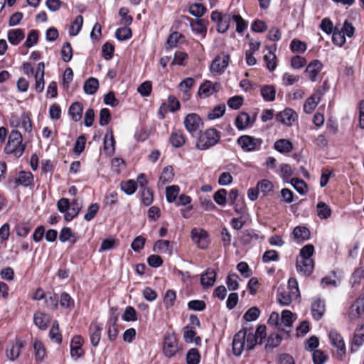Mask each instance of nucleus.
Wrapping results in <instances>:
<instances>
[{
  "label": "nucleus",
  "instance_id": "obj_1",
  "mask_svg": "<svg viewBox=\"0 0 364 364\" xmlns=\"http://www.w3.org/2000/svg\"><path fill=\"white\" fill-rule=\"evenodd\" d=\"M257 336L252 332L243 329L238 331L232 341V351L235 355H240L244 350H252L257 343Z\"/></svg>",
  "mask_w": 364,
  "mask_h": 364
},
{
  "label": "nucleus",
  "instance_id": "obj_2",
  "mask_svg": "<svg viewBox=\"0 0 364 364\" xmlns=\"http://www.w3.org/2000/svg\"><path fill=\"white\" fill-rule=\"evenodd\" d=\"M299 296L298 282L295 278L292 277L288 281L287 289L277 294V301L282 306H288Z\"/></svg>",
  "mask_w": 364,
  "mask_h": 364
},
{
  "label": "nucleus",
  "instance_id": "obj_3",
  "mask_svg": "<svg viewBox=\"0 0 364 364\" xmlns=\"http://www.w3.org/2000/svg\"><path fill=\"white\" fill-rule=\"evenodd\" d=\"M22 141L21 134L16 129L12 130L9 134L8 142L4 148L5 152L20 157L25 150V146L22 144Z\"/></svg>",
  "mask_w": 364,
  "mask_h": 364
},
{
  "label": "nucleus",
  "instance_id": "obj_4",
  "mask_svg": "<svg viewBox=\"0 0 364 364\" xmlns=\"http://www.w3.org/2000/svg\"><path fill=\"white\" fill-rule=\"evenodd\" d=\"M220 138V135L215 129H208L199 135L196 141V147L200 150H205L215 145Z\"/></svg>",
  "mask_w": 364,
  "mask_h": 364
},
{
  "label": "nucleus",
  "instance_id": "obj_5",
  "mask_svg": "<svg viewBox=\"0 0 364 364\" xmlns=\"http://www.w3.org/2000/svg\"><path fill=\"white\" fill-rule=\"evenodd\" d=\"M183 124L186 131L192 136H195L200 132L203 127V122L196 113L188 114L184 118Z\"/></svg>",
  "mask_w": 364,
  "mask_h": 364
},
{
  "label": "nucleus",
  "instance_id": "obj_6",
  "mask_svg": "<svg viewBox=\"0 0 364 364\" xmlns=\"http://www.w3.org/2000/svg\"><path fill=\"white\" fill-rule=\"evenodd\" d=\"M328 338L331 345L336 348V355L342 359L346 353L345 343L343 337L336 330L332 329L328 333Z\"/></svg>",
  "mask_w": 364,
  "mask_h": 364
},
{
  "label": "nucleus",
  "instance_id": "obj_7",
  "mask_svg": "<svg viewBox=\"0 0 364 364\" xmlns=\"http://www.w3.org/2000/svg\"><path fill=\"white\" fill-rule=\"evenodd\" d=\"M210 18L213 21L217 23V30L219 33H225L229 27L232 16L230 14H222L218 11H213L211 13Z\"/></svg>",
  "mask_w": 364,
  "mask_h": 364
},
{
  "label": "nucleus",
  "instance_id": "obj_8",
  "mask_svg": "<svg viewBox=\"0 0 364 364\" xmlns=\"http://www.w3.org/2000/svg\"><path fill=\"white\" fill-rule=\"evenodd\" d=\"M325 92L326 90L323 86L318 87L316 92L306 100L304 104V112L307 114L312 113L321 101Z\"/></svg>",
  "mask_w": 364,
  "mask_h": 364
},
{
  "label": "nucleus",
  "instance_id": "obj_9",
  "mask_svg": "<svg viewBox=\"0 0 364 364\" xmlns=\"http://www.w3.org/2000/svg\"><path fill=\"white\" fill-rule=\"evenodd\" d=\"M237 143L244 151H253L260 148L262 140L248 135H243L237 139Z\"/></svg>",
  "mask_w": 364,
  "mask_h": 364
},
{
  "label": "nucleus",
  "instance_id": "obj_10",
  "mask_svg": "<svg viewBox=\"0 0 364 364\" xmlns=\"http://www.w3.org/2000/svg\"><path fill=\"white\" fill-rule=\"evenodd\" d=\"M276 120L288 127H290L297 120V113L291 108H286L283 111L278 112L275 116Z\"/></svg>",
  "mask_w": 364,
  "mask_h": 364
},
{
  "label": "nucleus",
  "instance_id": "obj_11",
  "mask_svg": "<svg viewBox=\"0 0 364 364\" xmlns=\"http://www.w3.org/2000/svg\"><path fill=\"white\" fill-rule=\"evenodd\" d=\"M364 312V295L359 296L351 305L348 317L351 323L355 322Z\"/></svg>",
  "mask_w": 364,
  "mask_h": 364
},
{
  "label": "nucleus",
  "instance_id": "obj_12",
  "mask_svg": "<svg viewBox=\"0 0 364 364\" xmlns=\"http://www.w3.org/2000/svg\"><path fill=\"white\" fill-rule=\"evenodd\" d=\"M322 69V63L318 60H314L308 65L305 73L311 82H316L321 78V72Z\"/></svg>",
  "mask_w": 364,
  "mask_h": 364
},
{
  "label": "nucleus",
  "instance_id": "obj_13",
  "mask_svg": "<svg viewBox=\"0 0 364 364\" xmlns=\"http://www.w3.org/2000/svg\"><path fill=\"white\" fill-rule=\"evenodd\" d=\"M177 339L175 334L166 335L164 341L163 350L165 355L168 358L173 356L178 351Z\"/></svg>",
  "mask_w": 364,
  "mask_h": 364
},
{
  "label": "nucleus",
  "instance_id": "obj_14",
  "mask_svg": "<svg viewBox=\"0 0 364 364\" xmlns=\"http://www.w3.org/2000/svg\"><path fill=\"white\" fill-rule=\"evenodd\" d=\"M230 58L228 55H218L212 62L210 67L211 73L215 74L223 73L228 65Z\"/></svg>",
  "mask_w": 364,
  "mask_h": 364
},
{
  "label": "nucleus",
  "instance_id": "obj_15",
  "mask_svg": "<svg viewBox=\"0 0 364 364\" xmlns=\"http://www.w3.org/2000/svg\"><path fill=\"white\" fill-rule=\"evenodd\" d=\"M23 347V343L18 338H16L14 341H11L6 350V355L8 359L11 361L16 360L20 352Z\"/></svg>",
  "mask_w": 364,
  "mask_h": 364
},
{
  "label": "nucleus",
  "instance_id": "obj_16",
  "mask_svg": "<svg viewBox=\"0 0 364 364\" xmlns=\"http://www.w3.org/2000/svg\"><path fill=\"white\" fill-rule=\"evenodd\" d=\"M193 241L201 249L206 248L208 245V237L206 231L200 228H194L191 231Z\"/></svg>",
  "mask_w": 364,
  "mask_h": 364
},
{
  "label": "nucleus",
  "instance_id": "obj_17",
  "mask_svg": "<svg viewBox=\"0 0 364 364\" xmlns=\"http://www.w3.org/2000/svg\"><path fill=\"white\" fill-rule=\"evenodd\" d=\"M294 314L289 310H284L280 316L279 330L289 333L291 331L294 321Z\"/></svg>",
  "mask_w": 364,
  "mask_h": 364
},
{
  "label": "nucleus",
  "instance_id": "obj_18",
  "mask_svg": "<svg viewBox=\"0 0 364 364\" xmlns=\"http://www.w3.org/2000/svg\"><path fill=\"white\" fill-rule=\"evenodd\" d=\"M83 343V338L80 336H75L73 337L70 342V355L73 359L77 360L84 353L82 348Z\"/></svg>",
  "mask_w": 364,
  "mask_h": 364
},
{
  "label": "nucleus",
  "instance_id": "obj_19",
  "mask_svg": "<svg viewBox=\"0 0 364 364\" xmlns=\"http://www.w3.org/2000/svg\"><path fill=\"white\" fill-rule=\"evenodd\" d=\"M296 269L304 275H309L314 267V263L312 259L298 258L296 263Z\"/></svg>",
  "mask_w": 364,
  "mask_h": 364
},
{
  "label": "nucleus",
  "instance_id": "obj_20",
  "mask_svg": "<svg viewBox=\"0 0 364 364\" xmlns=\"http://www.w3.org/2000/svg\"><path fill=\"white\" fill-rule=\"evenodd\" d=\"M44 74L45 65L44 63L41 62L38 64L37 69L35 73V89L38 92H41L44 90Z\"/></svg>",
  "mask_w": 364,
  "mask_h": 364
},
{
  "label": "nucleus",
  "instance_id": "obj_21",
  "mask_svg": "<svg viewBox=\"0 0 364 364\" xmlns=\"http://www.w3.org/2000/svg\"><path fill=\"white\" fill-rule=\"evenodd\" d=\"M50 316L45 313L37 311L33 315V322L41 330H46L50 322Z\"/></svg>",
  "mask_w": 364,
  "mask_h": 364
},
{
  "label": "nucleus",
  "instance_id": "obj_22",
  "mask_svg": "<svg viewBox=\"0 0 364 364\" xmlns=\"http://www.w3.org/2000/svg\"><path fill=\"white\" fill-rule=\"evenodd\" d=\"M219 88V84L213 83L212 82L208 80L200 85L198 93L200 96L207 97L218 92Z\"/></svg>",
  "mask_w": 364,
  "mask_h": 364
},
{
  "label": "nucleus",
  "instance_id": "obj_23",
  "mask_svg": "<svg viewBox=\"0 0 364 364\" xmlns=\"http://www.w3.org/2000/svg\"><path fill=\"white\" fill-rule=\"evenodd\" d=\"M173 243L170 242L168 240H160L155 242L154 245V251L161 253L167 254L171 255L173 252Z\"/></svg>",
  "mask_w": 364,
  "mask_h": 364
},
{
  "label": "nucleus",
  "instance_id": "obj_24",
  "mask_svg": "<svg viewBox=\"0 0 364 364\" xmlns=\"http://www.w3.org/2000/svg\"><path fill=\"white\" fill-rule=\"evenodd\" d=\"M183 338L187 343H194L196 346L201 344V338L196 336V332L193 326H186L184 327Z\"/></svg>",
  "mask_w": 364,
  "mask_h": 364
},
{
  "label": "nucleus",
  "instance_id": "obj_25",
  "mask_svg": "<svg viewBox=\"0 0 364 364\" xmlns=\"http://www.w3.org/2000/svg\"><path fill=\"white\" fill-rule=\"evenodd\" d=\"M216 273L212 269H208L200 276V284L204 288L213 287L215 282Z\"/></svg>",
  "mask_w": 364,
  "mask_h": 364
},
{
  "label": "nucleus",
  "instance_id": "obj_26",
  "mask_svg": "<svg viewBox=\"0 0 364 364\" xmlns=\"http://www.w3.org/2000/svg\"><path fill=\"white\" fill-rule=\"evenodd\" d=\"M274 148L281 154H288L293 150L294 146L289 140L286 139H281L277 140L274 142Z\"/></svg>",
  "mask_w": 364,
  "mask_h": 364
},
{
  "label": "nucleus",
  "instance_id": "obj_27",
  "mask_svg": "<svg viewBox=\"0 0 364 364\" xmlns=\"http://www.w3.org/2000/svg\"><path fill=\"white\" fill-rule=\"evenodd\" d=\"M311 311L314 318L319 320L323 315L325 311V305L323 301L316 299L311 305Z\"/></svg>",
  "mask_w": 364,
  "mask_h": 364
},
{
  "label": "nucleus",
  "instance_id": "obj_28",
  "mask_svg": "<svg viewBox=\"0 0 364 364\" xmlns=\"http://www.w3.org/2000/svg\"><path fill=\"white\" fill-rule=\"evenodd\" d=\"M7 38L9 43L14 46L18 45L24 38V33L22 29L16 28L9 31Z\"/></svg>",
  "mask_w": 364,
  "mask_h": 364
},
{
  "label": "nucleus",
  "instance_id": "obj_29",
  "mask_svg": "<svg viewBox=\"0 0 364 364\" xmlns=\"http://www.w3.org/2000/svg\"><path fill=\"white\" fill-rule=\"evenodd\" d=\"M82 109L83 107L82 104L76 102L70 105L68 109V113L73 121L78 122L82 118Z\"/></svg>",
  "mask_w": 364,
  "mask_h": 364
},
{
  "label": "nucleus",
  "instance_id": "obj_30",
  "mask_svg": "<svg viewBox=\"0 0 364 364\" xmlns=\"http://www.w3.org/2000/svg\"><path fill=\"white\" fill-rule=\"evenodd\" d=\"M250 124V117L246 112H240L235 119V126L239 130L247 128Z\"/></svg>",
  "mask_w": 364,
  "mask_h": 364
},
{
  "label": "nucleus",
  "instance_id": "obj_31",
  "mask_svg": "<svg viewBox=\"0 0 364 364\" xmlns=\"http://www.w3.org/2000/svg\"><path fill=\"white\" fill-rule=\"evenodd\" d=\"M174 177L173 169L171 166H166L159 177V185L164 186L173 181Z\"/></svg>",
  "mask_w": 364,
  "mask_h": 364
},
{
  "label": "nucleus",
  "instance_id": "obj_32",
  "mask_svg": "<svg viewBox=\"0 0 364 364\" xmlns=\"http://www.w3.org/2000/svg\"><path fill=\"white\" fill-rule=\"evenodd\" d=\"M363 328V326H362L354 334L351 347H350L351 353L356 352L358 350V349L364 343V333H360V331Z\"/></svg>",
  "mask_w": 364,
  "mask_h": 364
},
{
  "label": "nucleus",
  "instance_id": "obj_33",
  "mask_svg": "<svg viewBox=\"0 0 364 364\" xmlns=\"http://www.w3.org/2000/svg\"><path fill=\"white\" fill-rule=\"evenodd\" d=\"M169 141L174 147L178 148L185 144L186 139L181 131H174L171 134Z\"/></svg>",
  "mask_w": 364,
  "mask_h": 364
},
{
  "label": "nucleus",
  "instance_id": "obj_34",
  "mask_svg": "<svg viewBox=\"0 0 364 364\" xmlns=\"http://www.w3.org/2000/svg\"><path fill=\"white\" fill-rule=\"evenodd\" d=\"M194 84L195 80L193 78L186 77L178 85L180 90L183 92V97L185 100H188L189 98L190 95L188 94V90L193 86Z\"/></svg>",
  "mask_w": 364,
  "mask_h": 364
},
{
  "label": "nucleus",
  "instance_id": "obj_35",
  "mask_svg": "<svg viewBox=\"0 0 364 364\" xmlns=\"http://www.w3.org/2000/svg\"><path fill=\"white\" fill-rule=\"evenodd\" d=\"M278 174L282 177L285 183H289L290 182L289 178L293 175V168L289 164H282L279 165Z\"/></svg>",
  "mask_w": 364,
  "mask_h": 364
},
{
  "label": "nucleus",
  "instance_id": "obj_36",
  "mask_svg": "<svg viewBox=\"0 0 364 364\" xmlns=\"http://www.w3.org/2000/svg\"><path fill=\"white\" fill-rule=\"evenodd\" d=\"M293 235L298 241H304L309 238L310 232L305 227L297 226L293 230Z\"/></svg>",
  "mask_w": 364,
  "mask_h": 364
},
{
  "label": "nucleus",
  "instance_id": "obj_37",
  "mask_svg": "<svg viewBox=\"0 0 364 364\" xmlns=\"http://www.w3.org/2000/svg\"><path fill=\"white\" fill-rule=\"evenodd\" d=\"M317 215L320 219H327L331 215L330 207L324 202H319L316 206Z\"/></svg>",
  "mask_w": 364,
  "mask_h": 364
},
{
  "label": "nucleus",
  "instance_id": "obj_38",
  "mask_svg": "<svg viewBox=\"0 0 364 364\" xmlns=\"http://www.w3.org/2000/svg\"><path fill=\"white\" fill-rule=\"evenodd\" d=\"M104 149L108 154H113L114 151V139L112 131L107 134L104 139Z\"/></svg>",
  "mask_w": 364,
  "mask_h": 364
},
{
  "label": "nucleus",
  "instance_id": "obj_39",
  "mask_svg": "<svg viewBox=\"0 0 364 364\" xmlns=\"http://www.w3.org/2000/svg\"><path fill=\"white\" fill-rule=\"evenodd\" d=\"M98 87V80L93 77H90L87 80L84 84V90L87 95H92L95 93Z\"/></svg>",
  "mask_w": 364,
  "mask_h": 364
},
{
  "label": "nucleus",
  "instance_id": "obj_40",
  "mask_svg": "<svg viewBox=\"0 0 364 364\" xmlns=\"http://www.w3.org/2000/svg\"><path fill=\"white\" fill-rule=\"evenodd\" d=\"M261 95L263 99L267 102H272L275 99L276 90L272 85H265L261 88Z\"/></svg>",
  "mask_w": 364,
  "mask_h": 364
},
{
  "label": "nucleus",
  "instance_id": "obj_41",
  "mask_svg": "<svg viewBox=\"0 0 364 364\" xmlns=\"http://www.w3.org/2000/svg\"><path fill=\"white\" fill-rule=\"evenodd\" d=\"M289 183L299 193L304 195L307 193V185L303 180L294 178Z\"/></svg>",
  "mask_w": 364,
  "mask_h": 364
},
{
  "label": "nucleus",
  "instance_id": "obj_42",
  "mask_svg": "<svg viewBox=\"0 0 364 364\" xmlns=\"http://www.w3.org/2000/svg\"><path fill=\"white\" fill-rule=\"evenodd\" d=\"M33 348L36 360L41 362L46 355V349L43 343L39 341H35L33 343Z\"/></svg>",
  "mask_w": 364,
  "mask_h": 364
},
{
  "label": "nucleus",
  "instance_id": "obj_43",
  "mask_svg": "<svg viewBox=\"0 0 364 364\" xmlns=\"http://www.w3.org/2000/svg\"><path fill=\"white\" fill-rule=\"evenodd\" d=\"M83 23V18L79 15L76 16L75 19L73 22L69 29V33L70 36H75L78 34L80 31Z\"/></svg>",
  "mask_w": 364,
  "mask_h": 364
},
{
  "label": "nucleus",
  "instance_id": "obj_44",
  "mask_svg": "<svg viewBox=\"0 0 364 364\" xmlns=\"http://www.w3.org/2000/svg\"><path fill=\"white\" fill-rule=\"evenodd\" d=\"M121 189L127 195H132L136 190V182L134 180H128L121 183Z\"/></svg>",
  "mask_w": 364,
  "mask_h": 364
},
{
  "label": "nucleus",
  "instance_id": "obj_45",
  "mask_svg": "<svg viewBox=\"0 0 364 364\" xmlns=\"http://www.w3.org/2000/svg\"><path fill=\"white\" fill-rule=\"evenodd\" d=\"M205 7L199 3L193 4L189 7L190 14L197 18L201 17L205 13Z\"/></svg>",
  "mask_w": 364,
  "mask_h": 364
},
{
  "label": "nucleus",
  "instance_id": "obj_46",
  "mask_svg": "<svg viewBox=\"0 0 364 364\" xmlns=\"http://www.w3.org/2000/svg\"><path fill=\"white\" fill-rule=\"evenodd\" d=\"M264 60L266 63V68L269 71H273L277 68V57L272 52H269L264 55Z\"/></svg>",
  "mask_w": 364,
  "mask_h": 364
},
{
  "label": "nucleus",
  "instance_id": "obj_47",
  "mask_svg": "<svg viewBox=\"0 0 364 364\" xmlns=\"http://www.w3.org/2000/svg\"><path fill=\"white\" fill-rule=\"evenodd\" d=\"M257 188L259 191L263 193L264 195H267L273 190L274 186L270 181L263 179L257 183Z\"/></svg>",
  "mask_w": 364,
  "mask_h": 364
},
{
  "label": "nucleus",
  "instance_id": "obj_48",
  "mask_svg": "<svg viewBox=\"0 0 364 364\" xmlns=\"http://www.w3.org/2000/svg\"><path fill=\"white\" fill-rule=\"evenodd\" d=\"M225 112V105H220L216 106L213 110L209 112L207 114L208 119L213 120L221 117Z\"/></svg>",
  "mask_w": 364,
  "mask_h": 364
},
{
  "label": "nucleus",
  "instance_id": "obj_49",
  "mask_svg": "<svg viewBox=\"0 0 364 364\" xmlns=\"http://www.w3.org/2000/svg\"><path fill=\"white\" fill-rule=\"evenodd\" d=\"M50 338L52 341L57 343H60L62 341L61 334L59 333V326L57 321L53 322V324L49 331Z\"/></svg>",
  "mask_w": 364,
  "mask_h": 364
},
{
  "label": "nucleus",
  "instance_id": "obj_50",
  "mask_svg": "<svg viewBox=\"0 0 364 364\" xmlns=\"http://www.w3.org/2000/svg\"><path fill=\"white\" fill-rule=\"evenodd\" d=\"M59 240L62 242H65L68 240H71L73 243H75L76 242V237L73 235L71 229L69 228H64L62 229Z\"/></svg>",
  "mask_w": 364,
  "mask_h": 364
},
{
  "label": "nucleus",
  "instance_id": "obj_51",
  "mask_svg": "<svg viewBox=\"0 0 364 364\" xmlns=\"http://www.w3.org/2000/svg\"><path fill=\"white\" fill-rule=\"evenodd\" d=\"M227 191L221 188L216 191L213 196L215 203L221 206H224L227 202Z\"/></svg>",
  "mask_w": 364,
  "mask_h": 364
},
{
  "label": "nucleus",
  "instance_id": "obj_52",
  "mask_svg": "<svg viewBox=\"0 0 364 364\" xmlns=\"http://www.w3.org/2000/svg\"><path fill=\"white\" fill-rule=\"evenodd\" d=\"M45 299L46 306L50 309L55 310L58 305V296L55 294H47Z\"/></svg>",
  "mask_w": 364,
  "mask_h": 364
},
{
  "label": "nucleus",
  "instance_id": "obj_53",
  "mask_svg": "<svg viewBox=\"0 0 364 364\" xmlns=\"http://www.w3.org/2000/svg\"><path fill=\"white\" fill-rule=\"evenodd\" d=\"M200 354L197 349H191L186 355L187 364H198L200 362Z\"/></svg>",
  "mask_w": 364,
  "mask_h": 364
},
{
  "label": "nucleus",
  "instance_id": "obj_54",
  "mask_svg": "<svg viewBox=\"0 0 364 364\" xmlns=\"http://www.w3.org/2000/svg\"><path fill=\"white\" fill-rule=\"evenodd\" d=\"M179 193V188L178 186H171L166 189V200L169 203L173 202Z\"/></svg>",
  "mask_w": 364,
  "mask_h": 364
},
{
  "label": "nucleus",
  "instance_id": "obj_55",
  "mask_svg": "<svg viewBox=\"0 0 364 364\" xmlns=\"http://www.w3.org/2000/svg\"><path fill=\"white\" fill-rule=\"evenodd\" d=\"M115 36L119 41H125L132 37L131 29L128 27L119 28L115 32Z\"/></svg>",
  "mask_w": 364,
  "mask_h": 364
},
{
  "label": "nucleus",
  "instance_id": "obj_56",
  "mask_svg": "<svg viewBox=\"0 0 364 364\" xmlns=\"http://www.w3.org/2000/svg\"><path fill=\"white\" fill-rule=\"evenodd\" d=\"M122 318L125 321H135L137 320L136 312L132 306L126 307Z\"/></svg>",
  "mask_w": 364,
  "mask_h": 364
},
{
  "label": "nucleus",
  "instance_id": "obj_57",
  "mask_svg": "<svg viewBox=\"0 0 364 364\" xmlns=\"http://www.w3.org/2000/svg\"><path fill=\"white\" fill-rule=\"evenodd\" d=\"M102 328L95 325L92 330L90 335V341L93 346H97L100 341Z\"/></svg>",
  "mask_w": 364,
  "mask_h": 364
},
{
  "label": "nucleus",
  "instance_id": "obj_58",
  "mask_svg": "<svg viewBox=\"0 0 364 364\" xmlns=\"http://www.w3.org/2000/svg\"><path fill=\"white\" fill-rule=\"evenodd\" d=\"M62 59L65 62H69L73 57V49L70 43L66 42L61 50Z\"/></svg>",
  "mask_w": 364,
  "mask_h": 364
},
{
  "label": "nucleus",
  "instance_id": "obj_59",
  "mask_svg": "<svg viewBox=\"0 0 364 364\" xmlns=\"http://www.w3.org/2000/svg\"><path fill=\"white\" fill-rule=\"evenodd\" d=\"M33 181V176L30 172H21L17 179V182L23 186H29Z\"/></svg>",
  "mask_w": 364,
  "mask_h": 364
},
{
  "label": "nucleus",
  "instance_id": "obj_60",
  "mask_svg": "<svg viewBox=\"0 0 364 364\" xmlns=\"http://www.w3.org/2000/svg\"><path fill=\"white\" fill-rule=\"evenodd\" d=\"M238 276L235 273L230 274L226 279V284L230 290L237 289L238 284Z\"/></svg>",
  "mask_w": 364,
  "mask_h": 364
},
{
  "label": "nucleus",
  "instance_id": "obj_61",
  "mask_svg": "<svg viewBox=\"0 0 364 364\" xmlns=\"http://www.w3.org/2000/svg\"><path fill=\"white\" fill-rule=\"evenodd\" d=\"M129 11L127 8L122 7L119 11V15L121 17L122 23L129 26L132 23V17L129 15Z\"/></svg>",
  "mask_w": 364,
  "mask_h": 364
},
{
  "label": "nucleus",
  "instance_id": "obj_62",
  "mask_svg": "<svg viewBox=\"0 0 364 364\" xmlns=\"http://www.w3.org/2000/svg\"><path fill=\"white\" fill-rule=\"evenodd\" d=\"M291 50L293 52L304 53L306 50V44L297 39H294L290 44Z\"/></svg>",
  "mask_w": 364,
  "mask_h": 364
},
{
  "label": "nucleus",
  "instance_id": "obj_63",
  "mask_svg": "<svg viewBox=\"0 0 364 364\" xmlns=\"http://www.w3.org/2000/svg\"><path fill=\"white\" fill-rule=\"evenodd\" d=\"M312 357L314 364H323L328 358L325 353L321 350H315L313 352Z\"/></svg>",
  "mask_w": 364,
  "mask_h": 364
},
{
  "label": "nucleus",
  "instance_id": "obj_64",
  "mask_svg": "<svg viewBox=\"0 0 364 364\" xmlns=\"http://www.w3.org/2000/svg\"><path fill=\"white\" fill-rule=\"evenodd\" d=\"M191 25L194 32L201 34L203 36H205L207 28L202 20L191 23Z\"/></svg>",
  "mask_w": 364,
  "mask_h": 364
}]
</instances>
